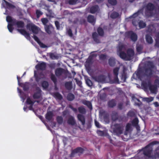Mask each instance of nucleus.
<instances>
[{
    "label": "nucleus",
    "instance_id": "23",
    "mask_svg": "<svg viewBox=\"0 0 159 159\" xmlns=\"http://www.w3.org/2000/svg\"><path fill=\"white\" fill-rule=\"evenodd\" d=\"M53 116V112L52 111H48L45 115V118L49 121H51L52 119Z\"/></svg>",
    "mask_w": 159,
    "mask_h": 159
},
{
    "label": "nucleus",
    "instance_id": "1",
    "mask_svg": "<svg viewBox=\"0 0 159 159\" xmlns=\"http://www.w3.org/2000/svg\"><path fill=\"white\" fill-rule=\"evenodd\" d=\"M153 11H155V14L158 15L159 13V6L155 7L154 4L149 2L145 6V14L149 16H153L152 12Z\"/></svg>",
    "mask_w": 159,
    "mask_h": 159
},
{
    "label": "nucleus",
    "instance_id": "40",
    "mask_svg": "<svg viewBox=\"0 0 159 159\" xmlns=\"http://www.w3.org/2000/svg\"><path fill=\"white\" fill-rule=\"evenodd\" d=\"M139 120L137 118H135L132 121V125L134 127H137L138 125Z\"/></svg>",
    "mask_w": 159,
    "mask_h": 159
},
{
    "label": "nucleus",
    "instance_id": "8",
    "mask_svg": "<svg viewBox=\"0 0 159 159\" xmlns=\"http://www.w3.org/2000/svg\"><path fill=\"white\" fill-rule=\"evenodd\" d=\"M55 75L58 77H59L63 75H65L66 74V70L61 68H57L55 71Z\"/></svg>",
    "mask_w": 159,
    "mask_h": 159
},
{
    "label": "nucleus",
    "instance_id": "57",
    "mask_svg": "<svg viewBox=\"0 0 159 159\" xmlns=\"http://www.w3.org/2000/svg\"><path fill=\"white\" fill-rule=\"evenodd\" d=\"M127 79V76L126 74L125 73L123 72L121 75V79L124 82H125Z\"/></svg>",
    "mask_w": 159,
    "mask_h": 159
},
{
    "label": "nucleus",
    "instance_id": "24",
    "mask_svg": "<svg viewBox=\"0 0 159 159\" xmlns=\"http://www.w3.org/2000/svg\"><path fill=\"white\" fill-rule=\"evenodd\" d=\"M95 80L98 82H102L104 80L105 78L103 75H100L93 77Z\"/></svg>",
    "mask_w": 159,
    "mask_h": 159
},
{
    "label": "nucleus",
    "instance_id": "44",
    "mask_svg": "<svg viewBox=\"0 0 159 159\" xmlns=\"http://www.w3.org/2000/svg\"><path fill=\"white\" fill-rule=\"evenodd\" d=\"M79 112L82 114H85L86 112V110L83 107H80L78 108Z\"/></svg>",
    "mask_w": 159,
    "mask_h": 159
},
{
    "label": "nucleus",
    "instance_id": "5",
    "mask_svg": "<svg viewBox=\"0 0 159 159\" xmlns=\"http://www.w3.org/2000/svg\"><path fill=\"white\" fill-rule=\"evenodd\" d=\"M125 36L126 38H130L134 42H136L138 39L137 35L132 31L126 32L125 33Z\"/></svg>",
    "mask_w": 159,
    "mask_h": 159
},
{
    "label": "nucleus",
    "instance_id": "35",
    "mask_svg": "<svg viewBox=\"0 0 159 159\" xmlns=\"http://www.w3.org/2000/svg\"><path fill=\"white\" fill-rule=\"evenodd\" d=\"M75 98L74 95L71 93H68L67 96V100L70 101H73Z\"/></svg>",
    "mask_w": 159,
    "mask_h": 159
},
{
    "label": "nucleus",
    "instance_id": "46",
    "mask_svg": "<svg viewBox=\"0 0 159 159\" xmlns=\"http://www.w3.org/2000/svg\"><path fill=\"white\" fill-rule=\"evenodd\" d=\"M42 86L44 89H47L48 86V82L46 81H43L42 83Z\"/></svg>",
    "mask_w": 159,
    "mask_h": 159
},
{
    "label": "nucleus",
    "instance_id": "13",
    "mask_svg": "<svg viewBox=\"0 0 159 159\" xmlns=\"http://www.w3.org/2000/svg\"><path fill=\"white\" fill-rule=\"evenodd\" d=\"M92 37L93 41L97 43H101V40L99 35L96 32H94L92 33Z\"/></svg>",
    "mask_w": 159,
    "mask_h": 159
},
{
    "label": "nucleus",
    "instance_id": "64",
    "mask_svg": "<svg viewBox=\"0 0 159 159\" xmlns=\"http://www.w3.org/2000/svg\"><path fill=\"white\" fill-rule=\"evenodd\" d=\"M143 47L142 46L139 45L136 47V50L138 52H140L143 49Z\"/></svg>",
    "mask_w": 159,
    "mask_h": 159
},
{
    "label": "nucleus",
    "instance_id": "10",
    "mask_svg": "<svg viewBox=\"0 0 159 159\" xmlns=\"http://www.w3.org/2000/svg\"><path fill=\"white\" fill-rule=\"evenodd\" d=\"M84 151V149L81 147H77L75 149L72 150L70 155V157H73L74 156L75 153H83Z\"/></svg>",
    "mask_w": 159,
    "mask_h": 159
},
{
    "label": "nucleus",
    "instance_id": "25",
    "mask_svg": "<svg viewBox=\"0 0 159 159\" xmlns=\"http://www.w3.org/2000/svg\"><path fill=\"white\" fill-rule=\"evenodd\" d=\"M77 117L78 120L81 122L82 125H84L85 123V119L84 117L81 114H78Z\"/></svg>",
    "mask_w": 159,
    "mask_h": 159
},
{
    "label": "nucleus",
    "instance_id": "59",
    "mask_svg": "<svg viewBox=\"0 0 159 159\" xmlns=\"http://www.w3.org/2000/svg\"><path fill=\"white\" fill-rule=\"evenodd\" d=\"M131 124L129 123H128L126 124L125 128V130L126 131H129L131 129Z\"/></svg>",
    "mask_w": 159,
    "mask_h": 159
},
{
    "label": "nucleus",
    "instance_id": "17",
    "mask_svg": "<svg viewBox=\"0 0 159 159\" xmlns=\"http://www.w3.org/2000/svg\"><path fill=\"white\" fill-rule=\"evenodd\" d=\"M46 32L48 34H51L53 31L54 28L52 25H48L44 26Z\"/></svg>",
    "mask_w": 159,
    "mask_h": 159
},
{
    "label": "nucleus",
    "instance_id": "61",
    "mask_svg": "<svg viewBox=\"0 0 159 159\" xmlns=\"http://www.w3.org/2000/svg\"><path fill=\"white\" fill-rule=\"evenodd\" d=\"M55 24L57 30H59L60 29V25L59 22L57 20L55 21Z\"/></svg>",
    "mask_w": 159,
    "mask_h": 159
},
{
    "label": "nucleus",
    "instance_id": "49",
    "mask_svg": "<svg viewBox=\"0 0 159 159\" xmlns=\"http://www.w3.org/2000/svg\"><path fill=\"white\" fill-rule=\"evenodd\" d=\"M154 156L155 158H159V146L156 149Z\"/></svg>",
    "mask_w": 159,
    "mask_h": 159
},
{
    "label": "nucleus",
    "instance_id": "6",
    "mask_svg": "<svg viewBox=\"0 0 159 159\" xmlns=\"http://www.w3.org/2000/svg\"><path fill=\"white\" fill-rule=\"evenodd\" d=\"M28 30L31 31L35 34H37L39 31V28L33 24L28 23L26 25Z\"/></svg>",
    "mask_w": 159,
    "mask_h": 159
},
{
    "label": "nucleus",
    "instance_id": "38",
    "mask_svg": "<svg viewBox=\"0 0 159 159\" xmlns=\"http://www.w3.org/2000/svg\"><path fill=\"white\" fill-rule=\"evenodd\" d=\"M97 32L99 36L102 37L104 35V31L103 29L100 27H99L97 30Z\"/></svg>",
    "mask_w": 159,
    "mask_h": 159
},
{
    "label": "nucleus",
    "instance_id": "41",
    "mask_svg": "<svg viewBox=\"0 0 159 159\" xmlns=\"http://www.w3.org/2000/svg\"><path fill=\"white\" fill-rule=\"evenodd\" d=\"M138 25L140 28H143L146 26V24L143 20H140L138 23Z\"/></svg>",
    "mask_w": 159,
    "mask_h": 159
},
{
    "label": "nucleus",
    "instance_id": "50",
    "mask_svg": "<svg viewBox=\"0 0 159 159\" xmlns=\"http://www.w3.org/2000/svg\"><path fill=\"white\" fill-rule=\"evenodd\" d=\"M119 70V67H116L113 70V73L114 76H118Z\"/></svg>",
    "mask_w": 159,
    "mask_h": 159
},
{
    "label": "nucleus",
    "instance_id": "29",
    "mask_svg": "<svg viewBox=\"0 0 159 159\" xmlns=\"http://www.w3.org/2000/svg\"><path fill=\"white\" fill-rule=\"evenodd\" d=\"M116 63V59L113 57H111L108 60V64L111 66H114Z\"/></svg>",
    "mask_w": 159,
    "mask_h": 159
},
{
    "label": "nucleus",
    "instance_id": "28",
    "mask_svg": "<svg viewBox=\"0 0 159 159\" xmlns=\"http://www.w3.org/2000/svg\"><path fill=\"white\" fill-rule=\"evenodd\" d=\"M82 102L83 104L87 106L90 110H92V105L90 102L84 100L82 101Z\"/></svg>",
    "mask_w": 159,
    "mask_h": 159
},
{
    "label": "nucleus",
    "instance_id": "52",
    "mask_svg": "<svg viewBox=\"0 0 159 159\" xmlns=\"http://www.w3.org/2000/svg\"><path fill=\"white\" fill-rule=\"evenodd\" d=\"M153 99L154 98L152 97H150L148 98H144V100L148 103L152 101Z\"/></svg>",
    "mask_w": 159,
    "mask_h": 159
},
{
    "label": "nucleus",
    "instance_id": "32",
    "mask_svg": "<svg viewBox=\"0 0 159 159\" xmlns=\"http://www.w3.org/2000/svg\"><path fill=\"white\" fill-rule=\"evenodd\" d=\"M156 38L155 39V46L159 48V32H157L156 34Z\"/></svg>",
    "mask_w": 159,
    "mask_h": 159
},
{
    "label": "nucleus",
    "instance_id": "54",
    "mask_svg": "<svg viewBox=\"0 0 159 159\" xmlns=\"http://www.w3.org/2000/svg\"><path fill=\"white\" fill-rule=\"evenodd\" d=\"M127 116H128L131 117H134L135 116V113L133 111H129L127 114Z\"/></svg>",
    "mask_w": 159,
    "mask_h": 159
},
{
    "label": "nucleus",
    "instance_id": "43",
    "mask_svg": "<svg viewBox=\"0 0 159 159\" xmlns=\"http://www.w3.org/2000/svg\"><path fill=\"white\" fill-rule=\"evenodd\" d=\"M119 16V14L116 12L114 11L111 13L110 17L112 19H115L118 17Z\"/></svg>",
    "mask_w": 159,
    "mask_h": 159
},
{
    "label": "nucleus",
    "instance_id": "34",
    "mask_svg": "<svg viewBox=\"0 0 159 159\" xmlns=\"http://www.w3.org/2000/svg\"><path fill=\"white\" fill-rule=\"evenodd\" d=\"M98 5L92 6L90 8V12L91 13L94 14L98 11Z\"/></svg>",
    "mask_w": 159,
    "mask_h": 159
},
{
    "label": "nucleus",
    "instance_id": "39",
    "mask_svg": "<svg viewBox=\"0 0 159 159\" xmlns=\"http://www.w3.org/2000/svg\"><path fill=\"white\" fill-rule=\"evenodd\" d=\"M15 19L12 18L11 16H7L6 17L7 21L10 24H13V22Z\"/></svg>",
    "mask_w": 159,
    "mask_h": 159
},
{
    "label": "nucleus",
    "instance_id": "31",
    "mask_svg": "<svg viewBox=\"0 0 159 159\" xmlns=\"http://www.w3.org/2000/svg\"><path fill=\"white\" fill-rule=\"evenodd\" d=\"M103 119L104 121L107 123L109 122V115L108 113L106 112H104L102 113Z\"/></svg>",
    "mask_w": 159,
    "mask_h": 159
},
{
    "label": "nucleus",
    "instance_id": "62",
    "mask_svg": "<svg viewBox=\"0 0 159 159\" xmlns=\"http://www.w3.org/2000/svg\"><path fill=\"white\" fill-rule=\"evenodd\" d=\"M36 14L37 17L38 18L43 14V13L40 11L37 10L36 11Z\"/></svg>",
    "mask_w": 159,
    "mask_h": 159
},
{
    "label": "nucleus",
    "instance_id": "7",
    "mask_svg": "<svg viewBox=\"0 0 159 159\" xmlns=\"http://www.w3.org/2000/svg\"><path fill=\"white\" fill-rule=\"evenodd\" d=\"M142 12V10L140 9L137 12L134 13L133 15L130 16V18H134L132 20V24L134 25L137 26L138 24L139 20H136V19L135 18L138 16L140 13Z\"/></svg>",
    "mask_w": 159,
    "mask_h": 159
},
{
    "label": "nucleus",
    "instance_id": "30",
    "mask_svg": "<svg viewBox=\"0 0 159 159\" xmlns=\"http://www.w3.org/2000/svg\"><path fill=\"white\" fill-rule=\"evenodd\" d=\"M97 133L98 136H107L108 134L105 131H102L101 130H97Z\"/></svg>",
    "mask_w": 159,
    "mask_h": 159
},
{
    "label": "nucleus",
    "instance_id": "51",
    "mask_svg": "<svg viewBox=\"0 0 159 159\" xmlns=\"http://www.w3.org/2000/svg\"><path fill=\"white\" fill-rule=\"evenodd\" d=\"M26 103L28 105H34L35 103V102H33L31 100L30 97H28L27 98Z\"/></svg>",
    "mask_w": 159,
    "mask_h": 159
},
{
    "label": "nucleus",
    "instance_id": "56",
    "mask_svg": "<svg viewBox=\"0 0 159 159\" xmlns=\"http://www.w3.org/2000/svg\"><path fill=\"white\" fill-rule=\"evenodd\" d=\"M92 60L93 59L92 57L90 56L86 61V63L89 65L92 64Z\"/></svg>",
    "mask_w": 159,
    "mask_h": 159
},
{
    "label": "nucleus",
    "instance_id": "20",
    "mask_svg": "<svg viewBox=\"0 0 159 159\" xmlns=\"http://www.w3.org/2000/svg\"><path fill=\"white\" fill-rule=\"evenodd\" d=\"M67 122L68 124L72 125H74L76 123L74 117L71 115L69 116L67 121Z\"/></svg>",
    "mask_w": 159,
    "mask_h": 159
},
{
    "label": "nucleus",
    "instance_id": "37",
    "mask_svg": "<svg viewBox=\"0 0 159 159\" xmlns=\"http://www.w3.org/2000/svg\"><path fill=\"white\" fill-rule=\"evenodd\" d=\"M120 57L122 59L126 61V53L124 51L118 53Z\"/></svg>",
    "mask_w": 159,
    "mask_h": 159
},
{
    "label": "nucleus",
    "instance_id": "14",
    "mask_svg": "<svg viewBox=\"0 0 159 159\" xmlns=\"http://www.w3.org/2000/svg\"><path fill=\"white\" fill-rule=\"evenodd\" d=\"M2 4L5 8L9 9H14L16 7L14 5L7 2L5 0H4V2L2 3Z\"/></svg>",
    "mask_w": 159,
    "mask_h": 159
},
{
    "label": "nucleus",
    "instance_id": "21",
    "mask_svg": "<svg viewBox=\"0 0 159 159\" xmlns=\"http://www.w3.org/2000/svg\"><path fill=\"white\" fill-rule=\"evenodd\" d=\"M88 21L93 25H94L95 23L96 19L94 16L92 15H89L87 17Z\"/></svg>",
    "mask_w": 159,
    "mask_h": 159
},
{
    "label": "nucleus",
    "instance_id": "18",
    "mask_svg": "<svg viewBox=\"0 0 159 159\" xmlns=\"http://www.w3.org/2000/svg\"><path fill=\"white\" fill-rule=\"evenodd\" d=\"M151 84L150 80H148L147 81H143L142 82V86L144 89L147 90L149 89Z\"/></svg>",
    "mask_w": 159,
    "mask_h": 159
},
{
    "label": "nucleus",
    "instance_id": "22",
    "mask_svg": "<svg viewBox=\"0 0 159 159\" xmlns=\"http://www.w3.org/2000/svg\"><path fill=\"white\" fill-rule=\"evenodd\" d=\"M118 116L119 114L117 112L115 111H113L111 115V120L113 121H116L117 120Z\"/></svg>",
    "mask_w": 159,
    "mask_h": 159
},
{
    "label": "nucleus",
    "instance_id": "45",
    "mask_svg": "<svg viewBox=\"0 0 159 159\" xmlns=\"http://www.w3.org/2000/svg\"><path fill=\"white\" fill-rule=\"evenodd\" d=\"M57 123L60 124H62L63 122V118L61 116H57Z\"/></svg>",
    "mask_w": 159,
    "mask_h": 159
},
{
    "label": "nucleus",
    "instance_id": "16",
    "mask_svg": "<svg viewBox=\"0 0 159 159\" xmlns=\"http://www.w3.org/2000/svg\"><path fill=\"white\" fill-rule=\"evenodd\" d=\"M46 64L44 62H42L40 63L37 64L35 66V68L37 70H44L46 68Z\"/></svg>",
    "mask_w": 159,
    "mask_h": 159
},
{
    "label": "nucleus",
    "instance_id": "48",
    "mask_svg": "<svg viewBox=\"0 0 159 159\" xmlns=\"http://www.w3.org/2000/svg\"><path fill=\"white\" fill-rule=\"evenodd\" d=\"M13 26H14L13 24H9L7 25V28L9 31L10 32H12L14 29V28L13 27Z\"/></svg>",
    "mask_w": 159,
    "mask_h": 159
},
{
    "label": "nucleus",
    "instance_id": "27",
    "mask_svg": "<svg viewBox=\"0 0 159 159\" xmlns=\"http://www.w3.org/2000/svg\"><path fill=\"white\" fill-rule=\"evenodd\" d=\"M149 89L151 93H156L157 91V87L156 85H152L151 84L149 88Z\"/></svg>",
    "mask_w": 159,
    "mask_h": 159
},
{
    "label": "nucleus",
    "instance_id": "15",
    "mask_svg": "<svg viewBox=\"0 0 159 159\" xmlns=\"http://www.w3.org/2000/svg\"><path fill=\"white\" fill-rule=\"evenodd\" d=\"M37 91L35 92L33 95V97L34 99H38L41 97V90L39 87L36 89Z\"/></svg>",
    "mask_w": 159,
    "mask_h": 159
},
{
    "label": "nucleus",
    "instance_id": "53",
    "mask_svg": "<svg viewBox=\"0 0 159 159\" xmlns=\"http://www.w3.org/2000/svg\"><path fill=\"white\" fill-rule=\"evenodd\" d=\"M41 21L42 22L43 24L44 25V26H46V25H47V24L48 22V20L47 18H42L41 19Z\"/></svg>",
    "mask_w": 159,
    "mask_h": 159
},
{
    "label": "nucleus",
    "instance_id": "2",
    "mask_svg": "<svg viewBox=\"0 0 159 159\" xmlns=\"http://www.w3.org/2000/svg\"><path fill=\"white\" fill-rule=\"evenodd\" d=\"M159 144V141H154L150 143L143 148V154L148 158L152 157L151 153L152 149L151 147L154 145Z\"/></svg>",
    "mask_w": 159,
    "mask_h": 159
},
{
    "label": "nucleus",
    "instance_id": "12",
    "mask_svg": "<svg viewBox=\"0 0 159 159\" xmlns=\"http://www.w3.org/2000/svg\"><path fill=\"white\" fill-rule=\"evenodd\" d=\"M13 24L18 28H23L25 26V23L23 21L18 20L16 19L13 22Z\"/></svg>",
    "mask_w": 159,
    "mask_h": 159
},
{
    "label": "nucleus",
    "instance_id": "58",
    "mask_svg": "<svg viewBox=\"0 0 159 159\" xmlns=\"http://www.w3.org/2000/svg\"><path fill=\"white\" fill-rule=\"evenodd\" d=\"M77 2V0H69L68 3L69 5H73L75 4Z\"/></svg>",
    "mask_w": 159,
    "mask_h": 159
},
{
    "label": "nucleus",
    "instance_id": "33",
    "mask_svg": "<svg viewBox=\"0 0 159 159\" xmlns=\"http://www.w3.org/2000/svg\"><path fill=\"white\" fill-rule=\"evenodd\" d=\"M145 38L146 42L149 44H151L152 43L153 40L152 37L149 34L146 35Z\"/></svg>",
    "mask_w": 159,
    "mask_h": 159
},
{
    "label": "nucleus",
    "instance_id": "26",
    "mask_svg": "<svg viewBox=\"0 0 159 159\" xmlns=\"http://www.w3.org/2000/svg\"><path fill=\"white\" fill-rule=\"evenodd\" d=\"M116 101L114 99H111L108 102V106L110 108H113L116 105Z\"/></svg>",
    "mask_w": 159,
    "mask_h": 159
},
{
    "label": "nucleus",
    "instance_id": "47",
    "mask_svg": "<svg viewBox=\"0 0 159 159\" xmlns=\"http://www.w3.org/2000/svg\"><path fill=\"white\" fill-rule=\"evenodd\" d=\"M126 116L124 115L118 116L117 120L119 122H121L123 121L126 119Z\"/></svg>",
    "mask_w": 159,
    "mask_h": 159
},
{
    "label": "nucleus",
    "instance_id": "55",
    "mask_svg": "<svg viewBox=\"0 0 159 159\" xmlns=\"http://www.w3.org/2000/svg\"><path fill=\"white\" fill-rule=\"evenodd\" d=\"M108 2L109 3L112 5H115L117 3L116 0H108Z\"/></svg>",
    "mask_w": 159,
    "mask_h": 159
},
{
    "label": "nucleus",
    "instance_id": "63",
    "mask_svg": "<svg viewBox=\"0 0 159 159\" xmlns=\"http://www.w3.org/2000/svg\"><path fill=\"white\" fill-rule=\"evenodd\" d=\"M49 56L52 59H57V56L55 55L53 53H50Z\"/></svg>",
    "mask_w": 159,
    "mask_h": 159
},
{
    "label": "nucleus",
    "instance_id": "4",
    "mask_svg": "<svg viewBox=\"0 0 159 159\" xmlns=\"http://www.w3.org/2000/svg\"><path fill=\"white\" fill-rule=\"evenodd\" d=\"M123 125L121 123H115L111 126L113 133L115 135L119 136L123 133Z\"/></svg>",
    "mask_w": 159,
    "mask_h": 159
},
{
    "label": "nucleus",
    "instance_id": "36",
    "mask_svg": "<svg viewBox=\"0 0 159 159\" xmlns=\"http://www.w3.org/2000/svg\"><path fill=\"white\" fill-rule=\"evenodd\" d=\"M65 86L66 89L70 90L72 88V82L71 81L66 82L65 83Z\"/></svg>",
    "mask_w": 159,
    "mask_h": 159
},
{
    "label": "nucleus",
    "instance_id": "42",
    "mask_svg": "<svg viewBox=\"0 0 159 159\" xmlns=\"http://www.w3.org/2000/svg\"><path fill=\"white\" fill-rule=\"evenodd\" d=\"M50 79L53 82L54 84H56L57 82V79L55 75L52 73L51 74Z\"/></svg>",
    "mask_w": 159,
    "mask_h": 159
},
{
    "label": "nucleus",
    "instance_id": "19",
    "mask_svg": "<svg viewBox=\"0 0 159 159\" xmlns=\"http://www.w3.org/2000/svg\"><path fill=\"white\" fill-rule=\"evenodd\" d=\"M52 95L57 100H61L63 99L62 95L58 92L53 93Z\"/></svg>",
    "mask_w": 159,
    "mask_h": 159
},
{
    "label": "nucleus",
    "instance_id": "11",
    "mask_svg": "<svg viewBox=\"0 0 159 159\" xmlns=\"http://www.w3.org/2000/svg\"><path fill=\"white\" fill-rule=\"evenodd\" d=\"M17 30L22 35H24L27 39H30V34L24 29H17Z\"/></svg>",
    "mask_w": 159,
    "mask_h": 159
},
{
    "label": "nucleus",
    "instance_id": "3",
    "mask_svg": "<svg viewBox=\"0 0 159 159\" xmlns=\"http://www.w3.org/2000/svg\"><path fill=\"white\" fill-rule=\"evenodd\" d=\"M155 66L152 61H148L147 66L144 68V75L148 77H151L153 74L152 69Z\"/></svg>",
    "mask_w": 159,
    "mask_h": 159
},
{
    "label": "nucleus",
    "instance_id": "60",
    "mask_svg": "<svg viewBox=\"0 0 159 159\" xmlns=\"http://www.w3.org/2000/svg\"><path fill=\"white\" fill-rule=\"evenodd\" d=\"M124 48V45H122L119 46L117 50V53H119L120 52H123L122 50Z\"/></svg>",
    "mask_w": 159,
    "mask_h": 159
},
{
    "label": "nucleus",
    "instance_id": "9",
    "mask_svg": "<svg viewBox=\"0 0 159 159\" xmlns=\"http://www.w3.org/2000/svg\"><path fill=\"white\" fill-rule=\"evenodd\" d=\"M134 54V52L133 50L130 48L128 49L127 51L126 61L131 60Z\"/></svg>",
    "mask_w": 159,
    "mask_h": 159
}]
</instances>
